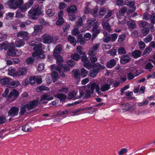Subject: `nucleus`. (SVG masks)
Here are the masks:
<instances>
[{"instance_id": "f257e3e1", "label": "nucleus", "mask_w": 155, "mask_h": 155, "mask_svg": "<svg viewBox=\"0 0 155 155\" xmlns=\"http://www.w3.org/2000/svg\"><path fill=\"white\" fill-rule=\"evenodd\" d=\"M86 86H83V87H84L83 89V91L84 92L83 96H85L84 97L85 98L89 97L91 96V93L93 92L94 89L96 90L98 94L99 93L100 88L98 84L94 82L92 84H89L87 86L90 89L85 90V88Z\"/></svg>"}, {"instance_id": "f03ea898", "label": "nucleus", "mask_w": 155, "mask_h": 155, "mask_svg": "<svg viewBox=\"0 0 155 155\" xmlns=\"http://www.w3.org/2000/svg\"><path fill=\"white\" fill-rule=\"evenodd\" d=\"M43 14L41 9L38 5L35 6L33 8L30 10L28 12V16L33 20H36L37 17L36 16H38Z\"/></svg>"}, {"instance_id": "7ed1b4c3", "label": "nucleus", "mask_w": 155, "mask_h": 155, "mask_svg": "<svg viewBox=\"0 0 155 155\" xmlns=\"http://www.w3.org/2000/svg\"><path fill=\"white\" fill-rule=\"evenodd\" d=\"M93 69L91 70L89 73V76L92 78L95 77L99 72L100 70L104 69L105 67L100 64L97 63L94 64Z\"/></svg>"}, {"instance_id": "20e7f679", "label": "nucleus", "mask_w": 155, "mask_h": 155, "mask_svg": "<svg viewBox=\"0 0 155 155\" xmlns=\"http://www.w3.org/2000/svg\"><path fill=\"white\" fill-rule=\"evenodd\" d=\"M42 44L40 43L38 45H36L33 47V50L35 51L33 53V56L42 59L45 58V55L43 54V51L41 50L42 48Z\"/></svg>"}, {"instance_id": "39448f33", "label": "nucleus", "mask_w": 155, "mask_h": 155, "mask_svg": "<svg viewBox=\"0 0 155 155\" xmlns=\"http://www.w3.org/2000/svg\"><path fill=\"white\" fill-rule=\"evenodd\" d=\"M84 87H81L80 88L79 96H76L77 92L73 91L71 93H69L68 94V98L69 99H73L74 100L81 98L84 95V92L83 91V89L84 88Z\"/></svg>"}, {"instance_id": "423d86ee", "label": "nucleus", "mask_w": 155, "mask_h": 155, "mask_svg": "<svg viewBox=\"0 0 155 155\" xmlns=\"http://www.w3.org/2000/svg\"><path fill=\"white\" fill-rule=\"evenodd\" d=\"M43 42L45 44H50L53 41V37L48 34H44L41 36Z\"/></svg>"}, {"instance_id": "0eeeda50", "label": "nucleus", "mask_w": 155, "mask_h": 155, "mask_svg": "<svg viewBox=\"0 0 155 155\" xmlns=\"http://www.w3.org/2000/svg\"><path fill=\"white\" fill-rule=\"evenodd\" d=\"M143 19L145 20H150L153 24L155 23V13L150 15L147 13H145L143 15Z\"/></svg>"}, {"instance_id": "6e6552de", "label": "nucleus", "mask_w": 155, "mask_h": 155, "mask_svg": "<svg viewBox=\"0 0 155 155\" xmlns=\"http://www.w3.org/2000/svg\"><path fill=\"white\" fill-rule=\"evenodd\" d=\"M100 45L99 43L93 44L91 48L89 50L88 54L89 55H95L98 48Z\"/></svg>"}, {"instance_id": "1a4fd4ad", "label": "nucleus", "mask_w": 155, "mask_h": 155, "mask_svg": "<svg viewBox=\"0 0 155 155\" xmlns=\"http://www.w3.org/2000/svg\"><path fill=\"white\" fill-rule=\"evenodd\" d=\"M18 95V92L15 90H13L11 91L8 96V99L11 101H13L16 99Z\"/></svg>"}, {"instance_id": "9d476101", "label": "nucleus", "mask_w": 155, "mask_h": 155, "mask_svg": "<svg viewBox=\"0 0 155 155\" xmlns=\"http://www.w3.org/2000/svg\"><path fill=\"white\" fill-rule=\"evenodd\" d=\"M19 109L18 107H13L8 111V115L14 117L17 115Z\"/></svg>"}, {"instance_id": "9b49d317", "label": "nucleus", "mask_w": 155, "mask_h": 155, "mask_svg": "<svg viewBox=\"0 0 155 155\" xmlns=\"http://www.w3.org/2000/svg\"><path fill=\"white\" fill-rule=\"evenodd\" d=\"M39 103V101L38 100H33L29 102L26 104L28 106V110H30L36 107Z\"/></svg>"}, {"instance_id": "f8f14e48", "label": "nucleus", "mask_w": 155, "mask_h": 155, "mask_svg": "<svg viewBox=\"0 0 155 155\" xmlns=\"http://www.w3.org/2000/svg\"><path fill=\"white\" fill-rule=\"evenodd\" d=\"M98 22L95 19L90 18L87 21V27L88 29L93 27Z\"/></svg>"}, {"instance_id": "ddd939ff", "label": "nucleus", "mask_w": 155, "mask_h": 155, "mask_svg": "<svg viewBox=\"0 0 155 155\" xmlns=\"http://www.w3.org/2000/svg\"><path fill=\"white\" fill-rule=\"evenodd\" d=\"M27 72V69L25 68H20L18 69L16 72V76H20L26 74Z\"/></svg>"}, {"instance_id": "4468645a", "label": "nucleus", "mask_w": 155, "mask_h": 155, "mask_svg": "<svg viewBox=\"0 0 155 155\" xmlns=\"http://www.w3.org/2000/svg\"><path fill=\"white\" fill-rule=\"evenodd\" d=\"M99 24L98 22L92 27L91 31L93 32V34L94 36H96L100 32V28L99 26Z\"/></svg>"}, {"instance_id": "2eb2a0df", "label": "nucleus", "mask_w": 155, "mask_h": 155, "mask_svg": "<svg viewBox=\"0 0 155 155\" xmlns=\"http://www.w3.org/2000/svg\"><path fill=\"white\" fill-rule=\"evenodd\" d=\"M81 61L84 63V66L89 69L91 67V64L87 58L86 56H83L81 58Z\"/></svg>"}, {"instance_id": "dca6fc26", "label": "nucleus", "mask_w": 155, "mask_h": 155, "mask_svg": "<svg viewBox=\"0 0 155 155\" xmlns=\"http://www.w3.org/2000/svg\"><path fill=\"white\" fill-rule=\"evenodd\" d=\"M67 11L68 15L74 14L77 11V7L74 5L69 6L67 9Z\"/></svg>"}, {"instance_id": "f3484780", "label": "nucleus", "mask_w": 155, "mask_h": 155, "mask_svg": "<svg viewBox=\"0 0 155 155\" xmlns=\"http://www.w3.org/2000/svg\"><path fill=\"white\" fill-rule=\"evenodd\" d=\"M16 1L15 2V0H9L6 2V4L9 5V7L12 8L16 9L19 6Z\"/></svg>"}, {"instance_id": "a211bd4d", "label": "nucleus", "mask_w": 155, "mask_h": 155, "mask_svg": "<svg viewBox=\"0 0 155 155\" xmlns=\"http://www.w3.org/2000/svg\"><path fill=\"white\" fill-rule=\"evenodd\" d=\"M62 49V45H57L54 50L53 55L54 56H57L59 55L58 54L61 52Z\"/></svg>"}, {"instance_id": "6ab92c4d", "label": "nucleus", "mask_w": 155, "mask_h": 155, "mask_svg": "<svg viewBox=\"0 0 155 155\" xmlns=\"http://www.w3.org/2000/svg\"><path fill=\"white\" fill-rule=\"evenodd\" d=\"M11 46V44H10L5 41L3 42L1 44L0 49L1 50L4 49L5 51H6Z\"/></svg>"}, {"instance_id": "aec40b11", "label": "nucleus", "mask_w": 155, "mask_h": 155, "mask_svg": "<svg viewBox=\"0 0 155 155\" xmlns=\"http://www.w3.org/2000/svg\"><path fill=\"white\" fill-rule=\"evenodd\" d=\"M43 29V27L41 25H35L34 27V31L33 34L37 35L38 32H41Z\"/></svg>"}, {"instance_id": "412c9836", "label": "nucleus", "mask_w": 155, "mask_h": 155, "mask_svg": "<svg viewBox=\"0 0 155 155\" xmlns=\"http://www.w3.org/2000/svg\"><path fill=\"white\" fill-rule=\"evenodd\" d=\"M131 58L127 55H123L120 58L121 62L123 64H126L130 61Z\"/></svg>"}, {"instance_id": "4be33fe9", "label": "nucleus", "mask_w": 155, "mask_h": 155, "mask_svg": "<svg viewBox=\"0 0 155 155\" xmlns=\"http://www.w3.org/2000/svg\"><path fill=\"white\" fill-rule=\"evenodd\" d=\"M54 97L56 98L59 99L61 101H64L66 98V96L62 93H58L55 94Z\"/></svg>"}, {"instance_id": "5701e85b", "label": "nucleus", "mask_w": 155, "mask_h": 155, "mask_svg": "<svg viewBox=\"0 0 155 155\" xmlns=\"http://www.w3.org/2000/svg\"><path fill=\"white\" fill-rule=\"evenodd\" d=\"M53 99V97H50V95L47 94H45L42 95L40 98V101H42L45 100L50 101Z\"/></svg>"}, {"instance_id": "b1692460", "label": "nucleus", "mask_w": 155, "mask_h": 155, "mask_svg": "<svg viewBox=\"0 0 155 155\" xmlns=\"http://www.w3.org/2000/svg\"><path fill=\"white\" fill-rule=\"evenodd\" d=\"M127 25L130 28L134 29L137 27L136 25L135 21L133 20H130L127 23Z\"/></svg>"}, {"instance_id": "393cba45", "label": "nucleus", "mask_w": 155, "mask_h": 155, "mask_svg": "<svg viewBox=\"0 0 155 155\" xmlns=\"http://www.w3.org/2000/svg\"><path fill=\"white\" fill-rule=\"evenodd\" d=\"M28 35V33L25 31H20L17 33V36L18 37L25 38L27 37Z\"/></svg>"}, {"instance_id": "a878e982", "label": "nucleus", "mask_w": 155, "mask_h": 155, "mask_svg": "<svg viewBox=\"0 0 155 155\" xmlns=\"http://www.w3.org/2000/svg\"><path fill=\"white\" fill-rule=\"evenodd\" d=\"M15 50L14 47L12 46L11 45L8 48V50L7 52L9 56H14L15 55Z\"/></svg>"}, {"instance_id": "bb28decb", "label": "nucleus", "mask_w": 155, "mask_h": 155, "mask_svg": "<svg viewBox=\"0 0 155 155\" xmlns=\"http://www.w3.org/2000/svg\"><path fill=\"white\" fill-rule=\"evenodd\" d=\"M141 53L139 50H136L132 52V55L134 58H137L141 56Z\"/></svg>"}, {"instance_id": "cd10ccee", "label": "nucleus", "mask_w": 155, "mask_h": 155, "mask_svg": "<svg viewBox=\"0 0 155 155\" xmlns=\"http://www.w3.org/2000/svg\"><path fill=\"white\" fill-rule=\"evenodd\" d=\"M116 64V62L114 59H111L107 64V66L109 68H113Z\"/></svg>"}, {"instance_id": "c85d7f7f", "label": "nucleus", "mask_w": 155, "mask_h": 155, "mask_svg": "<svg viewBox=\"0 0 155 155\" xmlns=\"http://www.w3.org/2000/svg\"><path fill=\"white\" fill-rule=\"evenodd\" d=\"M102 25L104 29L108 31L109 32L111 31L112 29L110 28V26L108 23L103 21L102 22Z\"/></svg>"}, {"instance_id": "c756f323", "label": "nucleus", "mask_w": 155, "mask_h": 155, "mask_svg": "<svg viewBox=\"0 0 155 155\" xmlns=\"http://www.w3.org/2000/svg\"><path fill=\"white\" fill-rule=\"evenodd\" d=\"M54 57L56 58V59L57 63L59 65H62V63L64 61V60L63 58L59 55Z\"/></svg>"}, {"instance_id": "7c9ffc66", "label": "nucleus", "mask_w": 155, "mask_h": 155, "mask_svg": "<svg viewBox=\"0 0 155 155\" xmlns=\"http://www.w3.org/2000/svg\"><path fill=\"white\" fill-rule=\"evenodd\" d=\"M68 41L71 44H72L74 46H75L76 43V39L74 37H72L71 35H69L68 37Z\"/></svg>"}, {"instance_id": "2f4dec72", "label": "nucleus", "mask_w": 155, "mask_h": 155, "mask_svg": "<svg viewBox=\"0 0 155 155\" xmlns=\"http://www.w3.org/2000/svg\"><path fill=\"white\" fill-rule=\"evenodd\" d=\"M22 130L25 132H29L31 131L32 128L27 124H26L22 127Z\"/></svg>"}, {"instance_id": "473e14b6", "label": "nucleus", "mask_w": 155, "mask_h": 155, "mask_svg": "<svg viewBox=\"0 0 155 155\" xmlns=\"http://www.w3.org/2000/svg\"><path fill=\"white\" fill-rule=\"evenodd\" d=\"M154 67V66L150 62H147L146 64L145 68V69L148 70L149 71H151L152 69Z\"/></svg>"}, {"instance_id": "72a5a7b5", "label": "nucleus", "mask_w": 155, "mask_h": 155, "mask_svg": "<svg viewBox=\"0 0 155 155\" xmlns=\"http://www.w3.org/2000/svg\"><path fill=\"white\" fill-rule=\"evenodd\" d=\"M25 44V42L23 39H20L18 41H16L15 42V45L16 46L18 47H20L23 45Z\"/></svg>"}, {"instance_id": "f704fd0d", "label": "nucleus", "mask_w": 155, "mask_h": 155, "mask_svg": "<svg viewBox=\"0 0 155 155\" xmlns=\"http://www.w3.org/2000/svg\"><path fill=\"white\" fill-rule=\"evenodd\" d=\"M46 13L48 16L51 17L54 15L55 13V12L53 9H49L46 10Z\"/></svg>"}, {"instance_id": "c9c22d12", "label": "nucleus", "mask_w": 155, "mask_h": 155, "mask_svg": "<svg viewBox=\"0 0 155 155\" xmlns=\"http://www.w3.org/2000/svg\"><path fill=\"white\" fill-rule=\"evenodd\" d=\"M26 109H28V106L27 104L21 107L19 112V114L21 115H23L26 111Z\"/></svg>"}, {"instance_id": "e433bc0d", "label": "nucleus", "mask_w": 155, "mask_h": 155, "mask_svg": "<svg viewBox=\"0 0 155 155\" xmlns=\"http://www.w3.org/2000/svg\"><path fill=\"white\" fill-rule=\"evenodd\" d=\"M70 110H67L65 111H58L57 112L56 115L58 117H60L63 115L68 114L70 112Z\"/></svg>"}, {"instance_id": "4c0bfd02", "label": "nucleus", "mask_w": 155, "mask_h": 155, "mask_svg": "<svg viewBox=\"0 0 155 155\" xmlns=\"http://www.w3.org/2000/svg\"><path fill=\"white\" fill-rule=\"evenodd\" d=\"M52 79L53 82L54 83L58 79V74L56 71H53L52 73Z\"/></svg>"}, {"instance_id": "58836bf2", "label": "nucleus", "mask_w": 155, "mask_h": 155, "mask_svg": "<svg viewBox=\"0 0 155 155\" xmlns=\"http://www.w3.org/2000/svg\"><path fill=\"white\" fill-rule=\"evenodd\" d=\"M120 107L123 110L127 111L130 109V106L129 104L126 103L121 105Z\"/></svg>"}, {"instance_id": "ea45409f", "label": "nucleus", "mask_w": 155, "mask_h": 155, "mask_svg": "<svg viewBox=\"0 0 155 155\" xmlns=\"http://www.w3.org/2000/svg\"><path fill=\"white\" fill-rule=\"evenodd\" d=\"M8 74L9 75L12 76H16V72L14 68L11 67L10 68L8 69Z\"/></svg>"}, {"instance_id": "a19ab883", "label": "nucleus", "mask_w": 155, "mask_h": 155, "mask_svg": "<svg viewBox=\"0 0 155 155\" xmlns=\"http://www.w3.org/2000/svg\"><path fill=\"white\" fill-rule=\"evenodd\" d=\"M48 87L44 86H39L37 88L36 90L38 92H41L44 91H48L49 90Z\"/></svg>"}, {"instance_id": "79ce46f5", "label": "nucleus", "mask_w": 155, "mask_h": 155, "mask_svg": "<svg viewBox=\"0 0 155 155\" xmlns=\"http://www.w3.org/2000/svg\"><path fill=\"white\" fill-rule=\"evenodd\" d=\"M63 65H59L57 67L55 66V65H51V69L52 70L54 68H55V69L59 72L61 71V69H62Z\"/></svg>"}, {"instance_id": "37998d69", "label": "nucleus", "mask_w": 155, "mask_h": 155, "mask_svg": "<svg viewBox=\"0 0 155 155\" xmlns=\"http://www.w3.org/2000/svg\"><path fill=\"white\" fill-rule=\"evenodd\" d=\"M1 83L3 85H5L8 84L9 79L8 78H4L0 80Z\"/></svg>"}, {"instance_id": "c03bdc74", "label": "nucleus", "mask_w": 155, "mask_h": 155, "mask_svg": "<svg viewBox=\"0 0 155 155\" xmlns=\"http://www.w3.org/2000/svg\"><path fill=\"white\" fill-rule=\"evenodd\" d=\"M90 5V3L89 2H87L86 3V6L84 9V12L86 14H88L89 13L90 11V8L89 7Z\"/></svg>"}, {"instance_id": "a18cd8bd", "label": "nucleus", "mask_w": 155, "mask_h": 155, "mask_svg": "<svg viewBox=\"0 0 155 155\" xmlns=\"http://www.w3.org/2000/svg\"><path fill=\"white\" fill-rule=\"evenodd\" d=\"M127 9L125 7H124L120 9L119 11V14L121 15L124 16L127 11Z\"/></svg>"}, {"instance_id": "49530a36", "label": "nucleus", "mask_w": 155, "mask_h": 155, "mask_svg": "<svg viewBox=\"0 0 155 155\" xmlns=\"http://www.w3.org/2000/svg\"><path fill=\"white\" fill-rule=\"evenodd\" d=\"M78 41L80 44L82 45H84L85 44V39L84 38H82V36L81 35H79L78 36Z\"/></svg>"}, {"instance_id": "de8ad7c7", "label": "nucleus", "mask_w": 155, "mask_h": 155, "mask_svg": "<svg viewBox=\"0 0 155 155\" xmlns=\"http://www.w3.org/2000/svg\"><path fill=\"white\" fill-rule=\"evenodd\" d=\"M140 25L144 28H148L150 25L147 22L141 21L140 22Z\"/></svg>"}, {"instance_id": "09e8293b", "label": "nucleus", "mask_w": 155, "mask_h": 155, "mask_svg": "<svg viewBox=\"0 0 155 155\" xmlns=\"http://www.w3.org/2000/svg\"><path fill=\"white\" fill-rule=\"evenodd\" d=\"M110 85L108 84H105L102 86L101 89L103 91L108 90L110 88Z\"/></svg>"}, {"instance_id": "8fccbe9b", "label": "nucleus", "mask_w": 155, "mask_h": 155, "mask_svg": "<svg viewBox=\"0 0 155 155\" xmlns=\"http://www.w3.org/2000/svg\"><path fill=\"white\" fill-rule=\"evenodd\" d=\"M151 51L152 49L150 47H147L144 51L143 54V56H146Z\"/></svg>"}, {"instance_id": "3c124183", "label": "nucleus", "mask_w": 155, "mask_h": 155, "mask_svg": "<svg viewBox=\"0 0 155 155\" xmlns=\"http://www.w3.org/2000/svg\"><path fill=\"white\" fill-rule=\"evenodd\" d=\"M88 109H89V108H83L82 109H77L76 110H75L74 111H72V113L74 114H76L77 113H78L86 110Z\"/></svg>"}, {"instance_id": "603ef678", "label": "nucleus", "mask_w": 155, "mask_h": 155, "mask_svg": "<svg viewBox=\"0 0 155 155\" xmlns=\"http://www.w3.org/2000/svg\"><path fill=\"white\" fill-rule=\"evenodd\" d=\"M71 58L75 61H78L80 58V56L77 53H75L71 55Z\"/></svg>"}, {"instance_id": "864d4df0", "label": "nucleus", "mask_w": 155, "mask_h": 155, "mask_svg": "<svg viewBox=\"0 0 155 155\" xmlns=\"http://www.w3.org/2000/svg\"><path fill=\"white\" fill-rule=\"evenodd\" d=\"M88 74V71L84 68H82L81 70V74L83 77H86Z\"/></svg>"}, {"instance_id": "5fc2aeb1", "label": "nucleus", "mask_w": 155, "mask_h": 155, "mask_svg": "<svg viewBox=\"0 0 155 155\" xmlns=\"http://www.w3.org/2000/svg\"><path fill=\"white\" fill-rule=\"evenodd\" d=\"M135 74L132 72H130L127 73V77L129 80L133 79L135 77Z\"/></svg>"}, {"instance_id": "6e6d98bb", "label": "nucleus", "mask_w": 155, "mask_h": 155, "mask_svg": "<svg viewBox=\"0 0 155 155\" xmlns=\"http://www.w3.org/2000/svg\"><path fill=\"white\" fill-rule=\"evenodd\" d=\"M73 76L77 80H80V75L78 71L75 70L73 71Z\"/></svg>"}, {"instance_id": "4d7b16f0", "label": "nucleus", "mask_w": 155, "mask_h": 155, "mask_svg": "<svg viewBox=\"0 0 155 155\" xmlns=\"http://www.w3.org/2000/svg\"><path fill=\"white\" fill-rule=\"evenodd\" d=\"M138 45L140 50H143L145 48L146 45L144 42L140 41L138 42Z\"/></svg>"}, {"instance_id": "13d9d810", "label": "nucleus", "mask_w": 155, "mask_h": 155, "mask_svg": "<svg viewBox=\"0 0 155 155\" xmlns=\"http://www.w3.org/2000/svg\"><path fill=\"white\" fill-rule=\"evenodd\" d=\"M10 84L12 86V87H15L19 84V82L18 81H13L10 82Z\"/></svg>"}, {"instance_id": "bf43d9fd", "label": "nucleus", "mask_w": 155, "mask_h": 155, "mask_svg": "<svg viewBox=\"0 0 155 155\" xmlns=\"http://www.w3.org/2000/svg\"><path fill=\"white\" fill-rule=\"evenodd\" d=\"M28 8H29L28 7L27 5H26V4H25L22 6L20 7L18 10H20L21 12H25L27 9Z\"/></svg>"}, {"instance_id": "052dcab7", "label": "nucleus", "mask_w": 155, "mask_h": 155, "mask_svg": "<svg viewBox=\"0 0 155 155\" xmlns=\"http://www.w3.org/2000/svg\"><path fill=\"white\" fill-rule=\"evenodd\" d=\"M90 60L92 63H94L97 60V58L95 55H89Z\"/></svg>"}, {"instance_id": "680f3d73", "label": "nucleus", "mask_w": 155, "mask_h": 155, "mask_svg": "<svg viewBox=\"0 0 155 155\" xmlns=\"http://www.w3.org/2000/svg\"><path fill=\"white\" fill-rule=\"evenodd\" d=\"M34 59L31 57H28L26 60V62L27 64H31L34 62Z\"/></svg>"}, {"instance_id": "e2e57ef3", "label": "nucleus", "mask_w": 155, "mask_h": 155, "mask_svg": "<svg viewBox=\"0 0 155 155\" xmlns=\"http://www.w3.org/2000/svg\"><path fill=\"white\" fill-rule=\"evenodd\" d=\"M152 40V36L151 34L149 35L144 38V41L146 43H148Z\"/></svg>"}, {"instance_id": "0e129e2a", "label": "nucleus", "mask_w": 155, "mask_h": 155, "mask_svg": "<svg viewBox=\"0 0 155 155\" xmlns=\"http://www.w3.org/2000/svg\"><path fill=\"white\" fill-rule=\"evenodd\" d=\"M29 82L32 85L34 84L36 81V77L34 76H32L29 78Z\"/></svg>"}, {"instance_id": "69168bd1", "label": "nucleus", "mask_w": 155, "mask_h": 155, "mask_svg": "<svg viewBox=\"0 0 155 155\" xmlns=\"http://www.w3.org/2000/svg\"><path fill=\"white\" fill-rule=\"evenodd\" d=\"M110 40L111 41L110 36L107 34L103 38V41L105 42H108Z\"/></svg>"}, {"instance_id": "338daca9", "label": "nucleus", "mask_w": 155, "mask_h": 155, "mask_svg": "<svg viewBox=\"0 0 155 155\" xmlns=\"http://www.w3.org/2000/svg\"><path fill=\"white\" fill-rule=\"evenodd\" d=\"M64 22L63 18H58V21L56 22V24L58 26L61 25Z\"/></svg>"}, {"instance_id": "774afa93", "label": "nucleus", "mask_w": 155, "mask_h": 155, "mask_svg": "<svg viewBox=\"0 0 155 155\" xmlns=\"http://www.w3.org/2000/svg\"><path fill=\"white\" fill-rule=\"evenodd\" d=\"M91 35L90 33H86L84 35V38L86 40L88 41L91 39Z\"/></svg>"}]
</instances>
